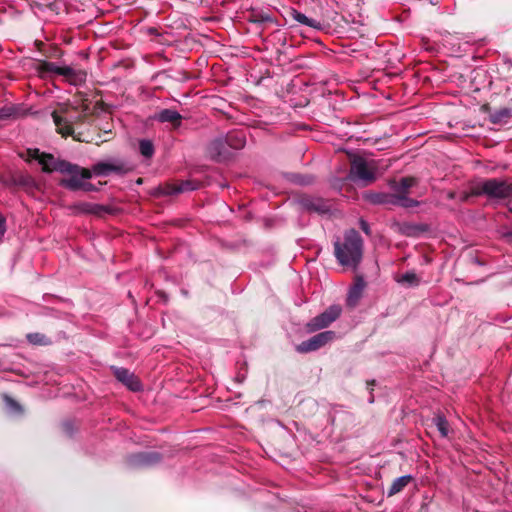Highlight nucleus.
<instances>
[{
	"label": "nucleus",
	"mask_w": 512,
	"mask_h": 512,
	"mask_svg": "<svg viewBox=\"0 0 512 512\" xmlns=\"http://www.w3.org/2000/svg\"><path fill=\"white\" fill-rule=\"evenodd\" d=\"M335 335L336 334L333 331L320 332L314 335L313 337L309 338L308 340H305L302 343H300L297 346L296 350L300 353L316 351L321 347L325 346L327 343L333 341Z\"/></svg>",
	"instance_id": "nucleus-8"
},
{
	"label": "nucleus",
	"mask_w": 512,
	"mask_h": 512,
	"mask_svg": "<svg viewBox=\"0 0 512 512\" xmlns=\"http://www.w3.org/2000/svg\"><path fill=\"white\" fill-rule=\"evenodd\" d=\"M506 236L512 240V231L509 232Z\"/></svg>",
	"instance_id": "nucleus-30"
},
{
	"label": "nucleus",
	"mask_w": 512,
	"mask_h": 512,
	"mask_svg": "<svg viewBox=\"0 0 512 512\" xmlns=\"http://www.w3.org/2000/svg\"><path fill=\"white\" fill-rule=\"evenodd\" d=\"M510 211L512 212V208L510 209Z\"/></svg>",
	"instance_id": "nucleus-32"
},
{
	"label": "nucleus",
	"mask_w": 512,
	"mask_h": 512,
	"mask_svg": "<svg viewBox=\"0 0 512 512\" xmlns=\"http://www.w3.org/2000/svg\"><path fill=\"white\" fill-rule=\"evenodd\" d=\"M395 281L403 287H417L420 284V277L414 271H408L395 277Z\"/></svg>",
	"instance_id": "nucleus-16"
},
{
	"label": "nucleus",
	"mask_w": 512,
	"mask_h": 512,
	"mask_svg": "<svg viewBox=\"0 0 512 512\" xmlns=\"http://www.w3.org/2000/svg\"><path fill=\"white\" fill-rule=\"evenodd\" d=\"M4 403L9 413L13 415L21 414L22 407L20 404L9 396L4 397Z\"/></svg>",
	"instance_id": "nucleus-26"
},
{
	"label": "nucleus",
	"mask_w": 512,
	"mask_h": 512,
	"mask_svg": "<svg viewBox=\"0 0 512 512\" xmlns=\"http://www.w3.org/2000/svg\"><path fill=\"white\" fill-rule=\"evenodd\" d=\"M376 163L367 161L362 157L355 158L351 163L350 177L367 185L376 179Z\"/></svg>",
	"instance_id": "nucleus-5"
},
{
	"label": "nucleus",
	"mask_w": 512,
	"mask_h": 512,
	"mask_svg": "<svg viewBox=\"0 0 512 512\" xmlns=\"http://www.w3.org/2000/svg\"><path fill=\"white\" fill-rule=\"evenodd\" d=\"M87 211L93 214H101L103 211H105V208L98 204H88Z\"/></svg>",
	"instance_id": "nucleus-28"
},
{
	"label": "nucleus",
	"mask_w": 512,
	"mask_h": 512,
	"mask_svg": "<svg viewBox=\"0 0 512 512\" xmlns=\"http://www.w3.org/2000/svg\"><path fill=\"white\" fill-rule=\"evenodd\" d=\"M63 76L74 86L81 85L86 80V73L84 71L76 70L69 66H65Z\"/></svg>",
	"instance_id": "nucleus-15"
},
{
	"label": "nucleus",
	"mask_w": 512,
	"mask_h": 512,
	"mask_svg": "<svg viewBox=\"0 0 512 512\" xmlns=\"http://www.w3.org/2000/svg\"><path fill=\"white\" fill-rule=\"evenodd\" d=\"M468 198V195L463 196V200H466Z\"/></svg>",
	"instance_id": "nucleus-31"
},
{
	"label": "nucleus",
	"mask_w": 512,
	"mask_h": 512,
	"mask_svg": "<svg viewBox=\"0 0 512 512\" xmlns=\"http://www.w3.org/2000/svg\"><path fill=\"white\" fill-rule=\"evenodd\" d=\"M472 194L496 200L510 199L512 198V183L502 178L485 179L473 187Z\"/></svg>",
	"instance_id": "nucleus-4"
},
{
	"label": "nucleus",
	"mask_w": 512,
	"mask_h": 512,
	"mask_svg": "<svg viewBox=\"0 0 512 512\" xmlns=\"http://www.w3.org/2000/svg\"><path fill=\"white\" fill-rule=\"evenodd\" d=\"M227 143L225 136L213 140L208 146V154L210 157L218 162L225 161L232 157L233 152L230 151V147Z\"/></svg>",
	"instance_id": "nucleus-10"
},
{
	"label": "nucleus",
	"mask_w": 512,
	"mask_h": 512,
	"mask_svg": "<svg viewBox=\"0 0 512 512\" xmlns=\"http://www.w3.org/2000/svg\"><path fill=\"white\" fill-rule=\"evenodd\" d=\"M38 70L43 74H57L63 76L65 66L60 67L56 63L42 61L39 63Z\"/></svg>",
	"instance_id": "nucleus-22"
},
{
	"label": "nucleus",
	"mask_w": 512,
	"mask_h": 512,
	"mask_svg": "<svg viewBox=\"0 0 512 512\" xmlns=\"http://www.w3.org/2000/svg\"><path fill=\"white\" fill-rule=\"evenodd\" d=\"M512 117V108L503 107L489 115V120L493 124H507L509 119Z\"/></svg>",
	"instance_id": "nucleus-17"
},
{
	"label": "nucleus",
	"mask_w": 512,
	"mask_h": 512,
	"mask_svg": "<svg viewBox=\"0 0 512 512\" xmlns=\"http://www.w3.org/2000/svg\"><path fill=\"white\" fill-rule=\"evenodd\" d=\"M334 255L342 266L356 268L363 257V240L355 229L347 230L343 239L334 242Z\"/></svg>",
	"instance_id": "nucleus-3"
},
{
	"label": "nucleus",
	"mask_w": 512,
	"mask_h": 512,
	"mask_svg": "<svg viewBox=\"0 0 512 512\" xmlns=\"http://www.w3.org/2000/svg\"><path fill=\"white\" fill-rule=\"evenodd\" d=\"M433 423L437 427L439 433L443 438L449 434V423L444 415L438 414L433 418Z\"/></svg>",
	"instance_id": "nucleus-23"
},
{
	"label": "nucleus",
	"mask_w": 512,
	"mask_h": 512,
	"mask_svg": "<svg viewBox=\"0 0 512 512\" xmlns=\"http://www.w3.org/2000/svg\"><path fill=\"white\" fill-rule=\"evenodd\" d=\"M364 289V283L362 281H358L355 283L349 290L347 296V305L350 307H355L362 297V292Z\"/></svg>",
	"instance_id": "nucleus-18"
},
{
	"label": "nucleus",
	"mask_w": 512,
	"mask_h": 512,
	"mask_svg": "<svg viewBox=\"0 0 512 512\" xmlns=\"http://www.w3.org/2000/svg\"><path fill=\"white\" fill-rule=\"evenodd\" d=\"M411 481H412L411 475H404V476L396 478L392 482V484L388 490V496H392V495H395V494L401 492Z\"/></svg>",
	"instance_id": "nucleus-20"
},
{
	"label": "nucleus",
	"mask_w": 512,
	"mask_h": 512,
	"mask_svg": "<svg viewBox=\"0 0 512 512\" xmlns=\"http://www.w3.org/2000/svg\"><path fill=\"white\" fill-rule=\"evenodd\" d=\"M139 150L142 156L150 158L154 154V145L150 140L143 139L139 142Z\"/></svg>",
	"instance_id": "nucleus-25"
},
{
	"label": "nucleus",
	"mask_w": 512,
	"mask_h": 512,
	"mask_svg": "<svg viewBox=\"0 0 512 512\" xmlns=\"http://www.w3.org/2000/svg\"><path fill=\"white\" fill-rule=\"evenodd\" d=\"M293 18L298 23L306 25L308 27L317 28L319 26V23L316 20L309 18L305 14L298 12L296 10L293 11Z\"/></svg>",
	"instance_id": "nucleus-24"
},
{
	"label": "nucleus",
	"mask_w": 512,
	"mask_h": 512,
	"mask_svg": "<svg viewBox=\"0 0 512 512\" xmlns=\"http://www.w3.org/2000/svg\"><path fill=\"white\" fill-rule=\"evenodd\" d=\"M360 228L367 235L370 233V227H369V224L366 221L360 220Z\"/></svg>",
	"instance_id": "nucleus-29"
},
{
	"label": "nucleus",
	"mask_w": 512,
	"mask_h": 512,
	"mask_svg": "<svg viewBox=\"0 0 512 512\" xmlns=\"http://www.w3.org/2000/svg\"><path fill=\"white\" fill-rule=\"evenodd\" d=\"M342 309L339 305H331L323 313L311 319L307 328L310 332H314L328 327L333 323L341 314Z\"/></svg>",
	"instance_id": "nucleus-6"
},
{
	"label": "nucleus",
	"mask_w": 512,
	"mask_h": 512,
	"mask_svg": "<svg viewBox=\"0 0 512 512\" xmlns=\"http://www.w3.org/2000/svg\"><path fill=\"white\" fill-rule=\"evenodd\" d=\"M26 337L28 342L33 345H47L50 343L49 340L43 334L40 333H30L27 334Z\"/></svg>",
	"instance_id": "nucleus-27"
},
{
	"label": "nucleus",
	"mask_w": 512,
	"mask_h": 512,
	"mask_svg": "<svg viewBox=\"0 0 512 512\" xmlns=\"http://www.w3.org/2000/svg\"><path fill=\"white\" fill-rule=\"evenodd\" d=\"M230 151L242 149L245 146L246 139L242 131H232L225 136Z\"/></svg>",
	"instance_id": "nucleus-14"
},
{
	"label": "nucleus",
	"mask_w": 512,
	"mask_h": 512,
	"mask_svg": "<svg viewBox=\"0 0 512 512\" xmlns=\"http://www.w3.org/2000/svg\"><path fill=\"white\" fill-rule=\"evenodd\" d=\"M114 375L118 381L123 383L132 391H139L141 389V384L138 378L131 373L128 369L125 368H115Z\"/></svg>",
	"instance_id": "nucleus-12"
},
{
	"label": "nucleus",
	"mask_w": 512,
	"mask_h": 512,
	"mask_svg": "<svg viewBox=\"0 0 512 512\" xmlns=\"http://www.w3.org/2000/svg\"><path fill=\"white\" fill-rule=\"evenodd\" d=\"M132 167L125 161L120 159H111L96 163L92 171L97 176H108L111 173L123 174L130 171Z\"/></svg>",
	"instance_id": "nucleus-7"
},
{
	"label": "nucleus",
	"mask_w": 512,
	"mask_h": 512,
	"mask_svg": "<svg viewBox=\"0 0 512 512\" xmlns=\"http://www.w3.org/2000/svg\"><path fill=\"white\" fill-rule=\"evenodd\" d=\"M52 118H53L54 124L57 128V132L59 134H61L64 137L72 136L77 141L88 142V140L81 138L80 134L75 133V131L71 125V122L69 120H67L66 118H63L57 112H53Z\"/></svg>",
	"instance_id": "nucleus-11"
},
{
	"label": "nucleus",
	"mask_w": 512,
	"mask_h": 512,
	"mask_svg": "<svg viewBox=\"0 0 512 512\" xmlns=\"http://www.w3.org/2000/svg\"><path fill=\"white\" fill-rule=\"evenodd\" d=\"M417 183L416 178L403 177L399 181L392 180L389 186L394 193H370L367 199L374 204H391L403 208H413L420 203L417 200L409 198L407 195L409 189Z\"/></svg>",
	"instance_id": "nucleus-2"
},
{
	"label": "nucleus",
	"mask_w": 512,
	"mask_h": 512,
	"mask_svg": "<svg viewBox=\"0 0 512 512\" xmlns=\"http://www.w3.org/2000/svg\"><path fill=\"white\" fill-rule=\"evenodd\" d=\"M130 461L133 465L147 466L160 461V454L157 452H143L131 456Z\"/></svg>",
	"instance_id": "nucleus-13"
},
{
	"label": "nucleus",
	"mask_w": 512,
	"mask_h": 512,
	"mask_svg": "<svg viewBox=\"0 0 512 512\" xmlns=\"http://www.w3.org/2000/svg\"><path fill=\"white\" fill-rule=\"evenodd\" d=\"M181 118V115L177 111L172 109H163L157 115V119L163 123L170 122L174 124H179Z\"/></svg>",
	"instance_id": "nucleus-21"
},
{
	"label": "nucleus",
	"mask_w": 512,
	"mask_h": 512,
	"mask_svg": "<svg viewBox=\"0 0 512 512\" xmlns=\"http://www.w3.org/2000/svg\"><path fill=\"white\" fill-rule=\"evenodd\" d=\"M27 161L36 160L41 165L44 172L50 173L58 171L63 174H67L68 177L60 181V185L75 191L78 189H84L91 191L94 189L93 185L86 183L85 181L92 177L90 170L81 168L76 164L56 159L53 155L40 152L39 149H27L26 157Z\"/></svg>",
	"instance_id": "nucleus-1"
},
{
	"label": "nucleus",
	"mask_w": 512,
	"mask_h": 512,
	"mask_svg": "<svg viewBox=\"0 0 512 512\" xmlns=\"http://www.w3.org/2000/svg\"><path fill=\"white\" fill-rule=\"evenodd\" d=\"M199 188V183L191 180L182 181L179 184L172 185L168 188V194H178L187 191H193Z\"/></svg>",
	"instance_id": "nucleus-19"
},
{
	"label": "nucleus",
	"mask_w": 512,
	"mask_h": 512,
	"mask_svg": "<svg viewBox=\"0 0 512 512\" xmlns=\"http://www.w3.org/2000/svg\"><path fill=\"white\" fill-rule=\"evenodd\" d=\"M299 204L304 210L319 215H326L331 211L330 202L323 198L305 196L300 199Z\"/></svg>",
	"instance_id": "nucleus-9"
}]
</instances>
